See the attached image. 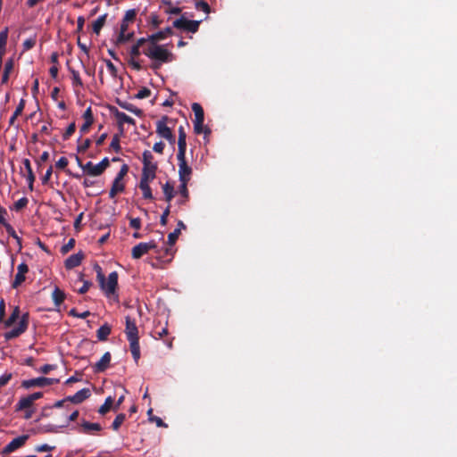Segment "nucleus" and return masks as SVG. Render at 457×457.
Listing matches in <instances>:
<instances>
[{
	"label": "nucleus",
	"mask_w": 457,
	"mask_h": 457,
	"mask_svg": "<svg viewBox=\"0 0 457 457\" xmlns=\"http://www.w3.org/2000/svg\"><path fill=\"white\" fill-rule=\"evenodd\" d=\"M142 53L151 60H158L164 62H171L174 55L171 52L165 48V46L159 44L147 45L142 50Z\"/></svg>",
	"instance_id": "nucleus-1"
},
{
	"label": "nucleus",
	"mask_w": 457,
	"mask_h": 457,
	"mask_svg": "<svg viewBox=\"0 0 457 457\" xmlns=\"http://www.w3.org/2000/svg\"><path fill=\"white\" fill-rule=\"evenodd\" d=\"M192 110L195 114V120H194V131L195 134H204V136H208L211 134V129L208 127L204 126V109L198 103H194L192 104Z\"/></svg>",
	"instance_id": "nucleus-2"
},
{
	"label": "nucleus",
	"mask_w": 457,
	"mask_h": 457,
	"mask_svg": "<svg viewBox=\"0 0 457 457\" xmlns=\"http://www.w3.org/2000/svg\"><path fill=\"white\" fill-rule=\"evenodd\" d=\"M143 169L141 178L155 179L158 164L154 161V155L149 150H145L142 154Z\"/></svg>",
	"instance_id": "nucleus-3"
},
{
	"label": "nucleus",
	"mask_w": 457,
	"mask_h": 457,
	"mask_svg": "<svg viewBox=\"0 0 457 457\" xmlns=\"http://www.w3.org/2000/svg\"><path fill=\"white\" fill-rule=\"evenodd\" d=\"M60 382L59 378L38 377L31 379H26L21 382V387L29 389L31 387H46L48 386L55 385Z\"/></svg>",
	"instance_id": "nucleus-4"
},
{
	"label": "nucleus",
	"mask_w": 457,
	"mask_h": 457,
	"mask_svg": "<svg viewBox=\"0 0 457 457\" xmlns=\"http://www.w3.org/2000/svg\"><path fill=\"white\" fill-rule=\"evenodd\" d=\"M168 116H162L161 120L156 122V133L159 137L168 140L170 144H175V136L172 130L167 126Z\"/></svg>",
	"instance_id": "nucleus-5"
},
{
	"label": "nucleus",
	"mask_w": 457,
	"mask_h": 457,
	"mask_svg": "<svg viewBox=\"0 0 457 457\" xmlns=\"http://www.w3.org/2000/svg\"><path fill=\"white\" fill-rule=\"evenodd\" d=\"M200 23L201 21L187 20L184 15H182L180 18L175 20L172 25L178 29L195 33L199 29Z\"/></svg>",
	"instance_id": "nucleus-6"
},
{
	"label": "nucleus",
	"mask_w": 457,
	"mask_h": 457,
	"mask_svg": "<svg viewBox=\"0 0 457 457\" xmlns=\"http://www.w3.org/2000/svg\"><path fill=\"white\" fill-rule=\"evenodd\" d=\"M177 159L179 162V181H190L193 170L187 162L186 153H178Z\"/></svg>",
	"instance_id": "nucleus-7"
},
{
	"label": "nucleus",
	"mask_w": 457,
	"mask_h": 457,
	"mask_svg": "<svg viewBox=\"0 0 457 457\" xmlns=\"http://www.w3.org/2000/svg\"><path fill=\"white\" fill-rule=\"evenodd\" d=\"M29 320V312L23 313L18 326L4 334L5 339L11 340L22 335L28 329Z\"/></svg>",
	"instance_id": "nucleus-8"
},
{
	"label": "nucleus",
	"mask_w": 457,
	"mask_h": 457,
	"mask_svg": "<svg viewBox=\"0 0 457 457\" xmlns=\"http://www.w3.org/2000/svg\"><path fill=\"white\" fill-rule=\"evenodd\" d=\"M158 245L154 240L147 243H139L132 248L131 255L134 259H139L150 250L157 249Z\"/></svg>",
	"instance_id": "nucleus-9"
},
{
	"label": "nucleus",
	"mask_w": 457,
	"mask_h": 457,
	"mask_svg": "<svg viewBox=\"0 0 457 457\" xmlns=\"http://www.w3.org/2000/svg\"><path fill=\"white\" fill-rule=\"evenodd\" d=\"M28 435H22L18 437L13 438L9 444H7L1 451V453L4 455L10 454L14 452L18 448L23 446L28 440Z\"/></svg>",
	"instance_id": "nucleus-10"
},
{
	"label": "nucleus",
	"mask_w": 457,
	"mask_h": 457,
	"mask_svg": "<svg viewBox=\"0 0 457 457\" xmlns=\"http://www.w3.org/2000/svg\"><path fill=\"white\" fill-rule=\"evenodd\" d=\"M112 112L118 120L119 129L120 134L123 133V123L135 125V120L130 116L127 115L125 112H120L117 108L112 110Z\"/></svg>",
	"instance_id": "nucleus-11"
},
{
	"label": "nucleus",
	"mask_w": 457,
	"mask_h": 457,
	"mask_svg": "<svg viewBox=\"0 0 457 457\" xmlns=\"http://www.w3.org/2000/svg\"><path fill=\"white\" fill-rule=\"evenodd\" d=\"M83 118L85 120V122H84V124L79 129V132H80L81 135H80V137H79V138L78 140L79 142L80 141L82 135L87 133L88 130H89V128L94 123L93 112H92V109H91L90 106L83 113Z\"/></svg>",
	"instance_id": "nucleus-12"
},
{
	"label": "nucleus",
	"mask_w": 457,
	"mask_h": 457,
	"mask_svg": "<svg viewBox=\"0 0 457 457\" xmlns=\"http://www.w3.org/2000/svg\"><path fill=\"white\" fill-rule=\"evenodd\" d=\"M111 359V353L109 352L104 353L101 359L93 366L94 372L101 373L105 371L110 366Z\"/></svg>",
	"instance_id": "nucleus-13"
},
{
	"label": "nucleus",
	"mask_w": 457,
	"mask_h": 457,
	"mask_svg": "<svg viewBox=\"0 0 457 457\" xmlns=\"http://www.w3.org/2000/svg\"><path fill=\"white\" fill-rule=\"evenodd\" d=\"M135 33L134 31L126 30L125 26L123 25L122 29H120L117 38L114 41V45L116 46L126 44L127 42L131 41L134 38Z\"/></svg>",
	"instance_id": "nucleus-14"
},
{
	"label": "nucleus",
	"mask_w": 457,
	"mask_h": 457,
	"mask_svg": "<svg viewBox=\"0 0 457 457\" xmlns=\"http://www.w3.org/2000/svg\"><path fill=\"white\" fill-rule=\"evenodd\" d=\"M125 333L127 335V339L138 337V329L136 325V322L129 316L126 317Z\"/></svg>",
	"instance_id": "nucleus-15"
},
{
	"label": "nucleus",
	"mask_w": 457,
	"mask_h": 457,
	"mask_svg": "<svg viewBox=\"0 0 457 457\" xmlns=\"http://www.w3.org/2000/svg\"><path fill=\"white\" fill-rule=\"evenodd\" d=\"M90 396V391L88 388H83L78 391L75 395L68 396L66 400L73 403H80Z\"/></svg>",
	"instance_id": "nucleus-16"
},
{
	"label": "nucleus",
	"mask_w": 457,
	"mask_h": 457,
	"mask_svg": "<svg viewBox=\"0 0 457 457\" xmlns=\"http://www.w3.org/2000/svg\"><path fill=\"white\" fill-rule=\"evenodd\" d=\"M102 429V427L99 423H91L86 420H83L80 424L79 433L83 434H93L95 432H98Z\"/></svg>",
	"instance_id": "nucleus-17"
},
{
	"label": "nucleus",
	"mask_w": 457,
	"mask_h": 457,
	"mask_svg": "<svg viewBox=\"0 0 457 457\" xmlns=\"http://www.w3.org/2000/svg\"><path fill=\"white\" fill-rule=\"evenodd\" d=\"M83 257H84V254L82 253L71 254L65 260V262H64L65 268L68 270H71L75 267H78L81 263Z\"/></svg>",
	"instance_id": "nucleus-18"
},
{
	"label": "nucleus",
	"mask_w": 457,
	"mask_h": 457,
	"mask_svg": "<svg viewBox=\"0 0 457 457\" xmlns=\"http://www.w3.org/2000/svg\"><path fill=\"white\" fill-rule=\"evenodd\" d=\"M154 179H147V178H141L140 183H139V188L143 192V197L145 199H153V194L152 189L149 186V183L153 181Z\"/></svg>",
	"instance_id": "nucleus-19"
},
{
	"label": "nucleus",
	"mask_w": 457,
	"mask_h": 457,
	"mask_svg": "<svg viewBox=\"0 0 457 457\" xmlns=\"http://www.w3.org/2000/svg\"><path fill=\"white\" fill-rule=\"evenodd\" d=\"M171 28L168 27L163 30L150 35V43L158 44L159 41L165 39L167 37L172 35Z\"/></svg>",
	"instance_id": "nucleus-20"
},
{
	"label": "nucleus",
	"mask_w": 457,
	"mask_h": 457,
	"mask_svg": "<svg viewBox=\"0 0 457 457\" xmlns=\"http://www.w3.org/2000/svg\"><path fill=\"white\" fill-rule=\"evenodd\" d=\"M129 342L130 352L135 360L136 363L138 362L140 359V346H139V337H133L128 339Z\"/></svg>",
	"instance_id": "nucleus-21"
},
{
	"label": "nucleus",
	"mask_w": 457,
	"mask_h": 457,
	"mask_svg": "<svg viewBox=\"0 0 457 457\" xmlns=\"http://www.w3.org/2000/svg\"><path fill=\"white\" fill-rule=\"evenodd\" d=\"M136 16H137V11L135 9L128 10L125 12V15L121 20L120 29H122L123 25H124L126 28V30H129V23L134 22V21L136 20Z\"/></svg>",
	"instance_id": "nucleus-22"
},
{
	"label": "nucleus",
	"mask_w": 457,
	"mask_h": 457,
	"mask_svg": "<svg viewBox=\"0 0 457 457\" xmlns=\"http://www.w3.org/2000/svg\"><path fill=\"white\" fill-rule=\"evenodd\" d=\"M179 139H178V153H186L187 150V134L185 132L184 127L180 126L179 128Z\"/></svg>",
	"instance_id": "nucleus-23"
},
{
	"label": "nucleus",
	"mask_w": 457,
	"mask_h": 457,
	"mask_svg": "<svg viewBox=\"0 0 457 457\" xmlns=\"http://www.w3.org/2000/svg\"><path fill=\"white\" fill-rule=\"evenodd\" d=\"M125 190V184L122 180L114 179L112 187L109 192V197L114 198L117 194L122 193Z\"/></svg>",
	"instance_id": "nucleus-24"
},
{
	"label": "nucleus",
	"mask_w": 457,
	"mask_h": 457,
	"mask_svg": "<svg viewBox=\"0 0 457 457\" xmlns=\"http://www.w3.org/2000/svg\"><path fill=\"white\" fill-rule=\"evenodd\" d=\"M107 13H104L101 16H99L92 24V30L95 34L99 35L101 32V29L106 23L107 20Z\"/></svg>",
	"instance_id": "nucleus-25"
},
{
	"label": "nucleus",
	"mask_w": 457,
	"mask_h": 457,
	"mask_svg": "<svg viewBox=\"0 0 457 457\" xmlns=\"http://www.w3.org/2000/svg\"><path fill=\"white\" fill-rule=\"evenodd\" d=\"M162 191L164 194L165 201L168 202V204H170V201L175 195L173 185L167 181L164 185H162Z\"/></svg>",
	"instance_id": "nucleus-26"
},
{
	"label": "nucleus",
	"mask_w": 457,
	"mask_h": 457,
	"mask_svg": "<svg viewBox=\"0 0 457 457\" xmlns=\"http://www.w3.org/2000/svg\"><path fill=\"white\" fill-rule=\"evenodd\" d=\"M117 103L120 105V107H121L122 109H125V110L134 113L135 115H137L138 117L142 116V114H143V111L141 109L136 107L132 104H129V103H127V102H122V101H120V100H118Z\"/></svg>",
	"instance_id": "nucleus-27"
},
{
	"label": "nucleus",
	"mask_w": 457,
	"mask_h": 457,
	"mask_svg": "<svg viewBox=\"0 0 457 457\" xmlns=\"http://www.w3.org/2000/svg\"><path fill=\"white\" fill-rule=\"evenodd\" d=\"M65 297V293L62 291L60 287H54V290L52 293V299L56 308L61 305V303L64 301Z\"/></svg>",
	"instance_id": "nucleus-28"
},
{
	"label": "nucleus",
	"mask_w": 457,
	"mask_h": 457,
	"mask_svg": "<svg viewBox=\"0 0 457 457\" xmlns=\"http://www.w3.org/2000/svg\"><path fill=\"white\" fill-rule=\"evenodd\" d=\"M111 331H112V328L107 323L101 326L96 331V337H97L98 340L99 341L107 340L109 335L111 334Z\"/></svg>",
	"instance_id": "nucleus-29"
},
{
	"label": "nucleus",
	"mask_w": 457,
	"mask_h": 457,
	"mask_svg": "<svg viewBox=\"0 0 457 457\" xmlns=\"http://www.w3.org/2000/svg\"><path fill=\"white\" fill-rule=\"evenodd\" d=\"M33 405V402L31 399L27 395L25 397H21L19 402L17 403L15 406V411H23L31 408Z\"/></svg>",
	"instance_id": "nucleus-30"
},
{
	"label": "nucleus",
	"mask_w": 457,
	"mask_h": 457,
	"mask_svg": "<svg viewBox=\"0 0 457 457\" xmlns=\"http://www.w3.org/2000/svg\"><path fill=\"white\" fill-rule=\"evenodd\" d=\"M13 69V61L12 59H9L5 62L4 72L2 75L1 82L2 84H4L8 81L10 73L12 72Z\"/></svg>",
	"instance_id": "nucleus-31"
},
{
	"label": "nucleus",
	"mask_w": 457,
	"mask_h": 457,
	"mask_svg": "<svg viewBox=\"0 0 457 457\" xmlns=\"http://www.w3.org/2000/svg\"><path fill=\"white\" fill-rule=\"evenodd\" d=\"M24 107H25V100L21 99L20 101L19 104L17 105L14 112L12 113V115L11 116V118L9 120V126L14 125L15 120L17 119L18 116H20L22 113Z\"/></svg>",
	"instance_id": "nucleus-32"
},
{
	"label": "nucleus",
	"mask_w": 457,
	"mask_h": 457,
	"mask_svg": "<svg viewBox=\"0 0 457 457\" xmlns=\"http://www.w3.org/2000/svg\"><path fill=\"white\" fill-rule=\"evenodd\" d=\"M19 316H20V308H19V306H15L13 308L12 313L8 317V319L6 320H4V327L9 328V327L12 326L14 324V322L17 320V319L19 318Z\"/></svg>",
	"instance_id": "nucleus-33"
},
{
	"label": "nucleus",
	"mask_w": 457,
	"mask_h": 457,
	"mask_svg": "<svg viewBox=\"0 0 457 457\" xmlns=\"http://www.w3.org/2000/svg\"><path fill=\"white\" fill-rule=\"evenodd\" d=\"M94 271L96 272V280L99 286H105V273L98 264L94 265Z\"/></svg>",
	"instance_id": "nucleus-34"
},
{
	"label": "nucleus",
	"mask_w": 457,
	"mask_h": 457,
	"mask_svg": "<svg viewBox=\"0 0 457 457\" xmlns=\"http://www.w3.org/2000/svg\"><path fill=\"white\" fill-rule=\"evenodd\" d=\"M119 287H101L104 295L110 300L118 302V292Z\"/></svg>",
	"instance_id": "nucleus-35"
},
{
	"label": "nucleus",
	"mask_w": 457,
	"mask_h": 457,
	"mask_svg": "<svg viewBox=\"0 0 457 457\" xmlns=\"http://www.w3.org/2000/svg\"><path fill=\"white\" fill-rule=\"evenodd\" d=\"M8 38V29L0 32V55H4Z\"/></svg>",
	"instance_id": "nucleus-36"
},
{
	"label": "nucleus",
	"mask_w": 457,
	"mask_h": 457,
	"mask_svg": "<svg viewBox=\"0 0 457 457\" xmlns=\"http://www.w3.org/2000/svg\"><path fill=\"white\" fill-rule=\"evenodd\" d=\"M148 419L151 422H154L158 428H167L168 425L157 416L153 415V409L147 411Z\"/></svg>",
	"instance_id": "nucleus-37"
},
{
	"label": "nucleus",
	"mask_w": 457,
	"mask_h": 457,
	"mask_svg": "<svg viewBox=\"0 0 457 457\" xmlns=\"http://www.w3.org/2000/svg\"><path fill=\"white\" fill-rule=\"evenodd\" d=\"M112 404H113V398L112 396L106 397L104 404L101 405V407L99 408L98 412L102 415L107 413L111 410Z\"/></svg>",
	"instance_id": "nucleus-38"
},
{
	"label": "nucleus",
	"mask_w": 457,
	"mask_h": 457,
	"mask_svg": "<svg viewBox=\"0 0 457 457\" xmlns=\"http://www.w3.org/2000/svg\"><path fill=\"white\" fill-rule=\"evenodd\" d=\"M69 71H70V72L71 73V76H72L71 77L72 86L74 87H83V82H82V80L80 79L79 71H75L72 68H69Z\"/></svg>",
	"instance_id": "nucleus-39"
},
{
	"label": "nucleus",
	"mask_w": 457,
	"mask_h": 457,
	"mask_svg": "<svg viewBox=\"0 0 457 457\" xmlns=\"http://www.w3.org/2000/svg\"><path fill=\"white\" fill-rule=\"evenodd\" d=\"M110 161L107 157H104L99 163L96 164L95 171L96 173L103 174L104 171L109 167Z\"/></svg>",
	"instance_id": "nucleus-40"
},
{
	"label": "nucleus",
	"mask_w": 457,
	"mask_h": 457,
	"mask_svg": "<svg viewBox=\"0 0 457 457\" xmlns=\"http://www.w3.org/2000/svg\"><path fill=\"white\" fill-rule=\"evenodd\" d=\"M156 253H158L162 258L167 257V256H172L173 255V250L172 246H170L169 245H164L161 249H154Z\"/></svg>",
	"instance_id": "nucleus-41"
},
{
	"label": "nucleus",
	"mask_w": 457,
	"mask_h": 457,
	"mask_svg": "<svg viewBox=\"0 0 457 457\" xmlns=\"http://www.w3.org/2000/svg\"><path fill=\"white\" fill-rule=\"evenodd\" d=\"M5 229H6L7 234L11 237H12V238H14L16 240L18 247L21 250V247H22V245H21V238L16 234L14 228L12 227V225H8V226H6Z\"/></svg>",
	"instance_id": "nucleus-42"
},
{
	"label": "nucleus",
	"mask_w": 457,
	"mask_h": 457,
	"mask_svg": "<svg viewBox=\"0 0 457 457\" xmlns=\"http://www.w3.org/2000/svg\"><path fill=\"white\" fill-rule=\"evenodd\" d=\"M95 169H96V164L92 162H87L83 167V171L89 176H100V173H96Z\"/></svg>",
	"instance_id": "nucleus-43"
},
{
	"label": "nucleus",
	"mask_w": 457,
	"mask_h": 457,
	"mask_svg": "<svg viewBox=\"0 0 457 457\" xmlns=\"http://www.w3.org/2000/svg\"><path fill=\"white\" fill-rule=\"evenodd\" d=\"M125 419L126 415L124 413L118 414L112 424V428L113 430H118L121 424L124 422Z\"/></svg>",
	"instance_id": "nucleus-44"
},
{
	"label": "nucleus",
	"mask_w": 457,
	"mask_h": 457,
	"mask_svg": "<svg viewBox=\"0 0 457 457\" xmlns=\"http://www.w3.org/2000/svg\"><path fill=\"white\" fill-rule=\"evenodd\" d=\"M180 235L179 228H176L173 232L168 235V241L166 245L173 246Z\"/></svg>",
	"instance_id": "nucleus-45"
},
{
	"label": "nucleus",
	"mask_w": 457,
	"mask_h": 457,
	"mask_svg": "<svg viewBox=\"0 0 457 457\" xmlns=\"http://www.w3.org/2000/svg\"><path fill=\"white\" fill-rule=\"evenodd\" d=\"M189 181H180V185L179 187V192L180 195L185 198V200H187L189 197V193L187 189V183Z\"/></svg>",
	"instance_id": "nucleus-46"
},
{
	"label": "nucleus",
	"mask_w": 457,
	"mask_h": 457,
	"mask_svg": "<svg viewBox=\"0 0 457 457\" xmlns=\"http://www.w3.org/2000/svg\"><path fill=\"white\" fill-rule=\"evenodd\" d=\"M23 165L27 170V173H28V176H27V180H35V175L33 173V170H32V168H31V164H30V162L29 159H24L23 160Z\"/></svg>",
	"instance_id": "nucleus-47"
},
{
	"label": "nucleus",
	"mask_w": 457,
	"mask_h": 457,
	"mask_svg": "<svg viewBox=\"0 0 457 457\" xmlns=\"http://www.w3.org/2000/svg\"><path fill=\"white\" fill-rule=\"evenodd\" d=\"M29 203V200L27 197H21L17 202L14 203L12 209L16 212H19L25 208Z\"/></svg>",
	"instance_id": "nucleus-48"
},
{
	"label": "nucleus",
	"mask_w": 457,
	"mask_h": 457,
	"mask_svg": "<svg viewBox=\"0 0 457 457\" xmlns=\"http://www.w3.org/2000/svg\"><path fill=\"white\" fill-rule=\"evenodd\" d=\"M76 124L75 122H71L66 129L65 132L62 135V139L64 141L68 140L75 132Z\"/></svg>",
	"instance_id": "nucleus-49"
},
{
	"label": "nucleus",
	"mask_w": 457,
	"mask_h": 457,
	"mask_svg": "<svg viewBox=\"0 0 457 457\" xmlns=\"http://www.w3.org/2000/svg\"><path fill=\"white\" fill-rule=\"evenodd\" d=\"M105 286H118V273L112 271L108 275V279L105 280Z\"/></svg>",
	"instance_id": "nucleus-50"
},
{
	"label": "nucleus",
	"mask_w": 457,
	"mask_h": 457,
	"mask_svg": "<svg viewBox=\"0 0 457 457\" xmlns=\"http://www.w3.org/2000/svg\"><path fill=\"white\" fill-rule=\"evenodd\" d=\"M196 10L203 11L205 13H210L211 8L207 2L205 1H198L195 3Z\"/></svg>",
	"instance_id": "nucleus-51"
},
{
	"label": "nucleus",
	"mask_w": 457,
	"mask_h": 457,
	"mask_svg": "<svg viewBox=\"0 0 457 457\" xmlns=\"http://www.w3.org/2000/svg\"><path fill=\"white\" fill-rule=\"evenodd\" d=\"M110 147L114 150L116 153H119L120 151V136L114 135L112 137V142L110 144Z\"/></svg>",
	"instance_id": "nucleus-52"
},
{
	"label": "nucleus",
	"mask_w": 457,
	"mask_h": 457,
	"mask_svg": "<svg viewBox=\"0 0 457 457\" xmlns=\"http://www.w3.org/2000/svg\"><path fill=\"white\" fill-rule=\"evenodd\" d=\"M170 213V204H168L167 207L165 208V210L163 211L162 216H161V219H160V223L162 226H166L167 223H168V217Z\"/></svg>",
	"instance_id": "nucleus-53"
},
{
	"label": "nucleus",
	"mask_w": 457,
	"mask_h": 457,
	"mask_svg": "<svg viewBox=\"0 0 457 457\" xmlns=\"http://www.w3.org/2000/svg\"><path fill=\"white\" fill-rule=\"evenodd\" d=\"M75 245V239L74 238H71L67 244L63 245L62 247H61V253L62 254H66L67 253H69Z\"/></svg>",
	"instance_id": "nucleus-54"
},
{
	"label": "nucleus",
	"mask_w": 457,
	"mask_h": 457,
	"mask_svg": "<svg viewBox=\"0 0 457 457\" xmlns=\"http://www.w3.org/2000/svg\"><path fill=\"white\" fill-rule=\"evenodd\" d=\"M8 215L7 211L5 208L0 205V224L3 225L4 228L6 226L11 225L6 220V216Z\"/></svg>",
	"instance_id": "nucleus-55"
},
{
	"label": "nucleus",
	"mask_w": 457,
	"mask_h": 457,
	"mask_svg": "<svg viewBox=\"0 0 457 457\" xmlns=\"http://www.w3.org/2000/svg\"><path fill=\"white\" fill-rule=\"evenodd\" d=\"M91 145V140L89 138L85 139L80 145H78L77 151L79 153H85Z\"/></svg>",
	"instance_id": "nucleus-56"
},
{
	"label": "nucleus",
	"mask_w": 457,
	"mask_h": 457,
	"mask_svg": "<svg viewBox=\"0 0 457 457\" xmlns=\"http://www.w3.org/2000/svg\"><path fill=\"white\" fill-rule=\"evenodd\" d=\"M151 90L147 87H142L137 94L136 95V98L144 99L149 97L151 96Z\"/></svg>",
	"instance_id": "nucleus-57"
},
{
	"label": "nucleus",
	"mask_w": 457,
	"mask_h": 457,
	"mask_svg": "<svg viewBox=\"0 0 457 457\" xmlns=\"http://www.w3.org/2000/svg\"><path fill=\"white\" fill-rule=\"evenodd\" d=\"M135 45L139 47V48H143L145 47L147 45H150V35L146 37H140L138 38Z\"/></svg>",
	"instance_id": "nucleus-58"
},
{
	"label": "nucleus",
	"mask_w": 457,
	"mask_h": 457,
	"mask_svg": "<svg viewBox=\"0 0 457 457\" xmlns=\"http://www.w3.org/2000/svg\"><path fill=\"white\" fill-rule=\"evenodd\" d=\"M69 315L72 316V317H78L80 319H86L87 317H88L90 315V312L86 311L84 312L79 313V312H77L76 309H71L69 312Z\"/></svg>",
	"instance_id": "nucleus-59"
},
{
	"label": "nucleus",
	"mask_w": 457,
	"mask_h": 457,
	"mask_svg": "<svg viewBox=\"0 0 457 457\" xmlns=\"http://www.w3.org/2000/svg\"><path fill=\"white\" fill-rule=\"evenodd\" d=\"M104 62L111 75L114 78L117 77L118 71L115 65L110 60H104Z\"/></svg>",
	"instance_id": "nucleus-60"
},
{
	"label": "nucleus",
	"mask_w": 457,
	"mask_h": 457,
	"mask_svg": "<svg viewBox=\"0 0 457 457\" xmlns=\"http://www.w3.org/2000/svg\"><path fill=\"white\" fill-rule=\"evenodd\" d=\"M128 170H129V167L127 164H123L120 170V171L118 172V174L116 175L115 179H119V180H122L123 178L125 177V175L128 173Z\"/></svg>",
	"instance_id": "nucleus-61"
},
{
	"label": "nucleus",
	"mask_w": 457,
	"mask_h": 457,
	"mask_svg": "<svg viewBox=\"0 0 457 457\" xmlns=\"http://www.w3.org/2000/svg\"><path fill=\"white\" fill-rule=\"evenodd\" d=\"M55 369L56 365L54 364H45L38 370V371L43 374H48L51 370H54Z\"/></svg>",
	"instance_id": "nucleus-62"
},
{
	"label": "nucleus",
	"mask_w": 457,
	"mask_h": 457,
	"mask_svg": "<svg viewBox=\"0 0 457 457\" xmlns=\"http://www.w3.org/2000/svg\"><path fill=\"white\" fill-rule=\"evenodd\" d=\"M129 54L131 56L130 59L137 58L141 54L140 48L134 44L130 48Z\"/></svg>",
	"instance_id": "nucleus-63"
},
{
	"label": "nucleus",
	"mask_w": 457,
	"mask_h": 457,
	"mask_svg": "<svg viewBox=\"0 0 457 457\" xmlns=\"http://www.w3.org/2000/svg\"><path fill=\"white\" fill-rule=\"evenodd\" d=\"M164 147H165V144L162 141H160L154 145L153 150L155 153L162 154L163 153Z\"/></svg>",
	"instance_id": "nucleus-64"
}]
</instances>
